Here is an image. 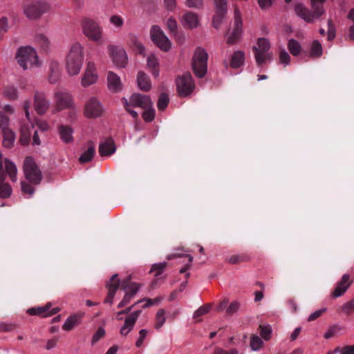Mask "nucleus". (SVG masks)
Segmentation results:
<instances>
[{
    "label": "nucleus",
    "instance_id": "obj_1",
    "mask_svg": "<svg viewBox=\"0 0 354 354\" xmlns=\"http://www.w3.org/2000/svg\"><path fill=\"white\" fill-rule=\"evenodd\" d=\"M84 47L78 42L73 44L66 55L65 68L69 76H75L80 73L84 62Z\"/></svg>",
    "mask_w": 354,
    "mask_h": 354
},
{
    "label": "nucleus",
    "instance_id": "obj_2",
    "mask_svg": "<svg viewBox=\"0 0 354 354\" xmlns=\"http://www.w3.org/2000/svg\"><path fill=\"white\" fill-rule=\"evenodd\" d=\"M16 59L24 70L32 69L41 65L35 49L30 46L19 48L16 54Z\"/></svg>",
    "mask_w": 354,
    "mask_h": 354
},
{
    "label": "nucleus",
    "instance_id": "obj_3",
    "mask_svg": "<svg viewBox=\"0 0 354 354\" xmlns=\"http://www.w3.org/2000/svg\"><path fill=\"white\" fill-rule=\"evenodd\" d=\"M324 1L325 0H311L313 12L306 9L303 4L297 3L295 6V11L304 21L310 23L324 14L323 3Z\"/></svg>",
    "mask_w": 354,
    "mask_h": 354
},
{
    "label": "nucleus",
    "instance_id": "obj_4",
    "mask_svg": "<svg viewBox=\"0 0 354 354\" xmlns=\"http://www.w3.org/2000/svg\"><path fill=\"white\" fill-rule=\"evenodd\" d=\"M207 59L208 54L206 50L198 47L192 57V67L195 75L198 78L203 77L207 73Z\"/></svg>",
    "mask_w": 354,
    "mask_h": 354
},
{
    "label": "nucleus",
    "instance_id": "obj_5",
    "mask_svg": "<svg viewBox=\"0 0 354 354\" xmlns=\"http://www.w3.org/2000/svg\"><path fill=\"white\" fill-rule=\"evenodd\" d=\"M50 9V5L44 1H34L26 4L23 9L24 15L30 20H37Z\"/></svg>",
    "mask_w": 354,
    "mask_h": 354
},
{
    "label": "nucleus",
    "instance_id": "obj_6",
    "mask_svg": "<svg viewBox=\"0 0 354 354\" xmlns=\"http://www.w3.org/2000/svg\"><path fill=\"white\" fill-rule=\"evenodd\" d=\"M54 106L53 113L61 111L64 109H75L73 98L71 94L66 90H57L53 95Z\"/></svg>",
    "mask_w": 354,
    "mask_h": 354
},
{
    "label": "nucleus",
    "instance_id": "obj_7",
    "mask_svg": "<svg viewBox=\"0 0 354 354\" xmlns=\"http://www.w3.org/2000/svg\"><path fill=\"white\" fill-rule=\"evenodd\" d=\"M152 101L149 96L140 93H133L129 98V101L124 100V106L126 110L134 118L138 117L136 111L131 107H140L142 109L147 107H151Z\"/></svg>",
    "mask_w": 354,
    "mask_h": 354
},
{
    "label": "nucleus",
    "instance_id": "obj_8",
    "mask_svg": "<svg viewBox=\"0 0 354 354\" xmlns=\"http://www.w3.org/2000/svg\"><path fill=\"white\" fill-rule=\"evenodd\" d=\"M24 173L26 180L34 185H39L42 179V174L37 165L31 157H26L24 162Z\"/></svg>",
    "mask_w": 354,
    "mask_h": 354
},
{
    "label": "nucleus",
    "instance_id": "obj_9",
    "mask_svg": "<svg viewBox=\"0 0 354 354\" xmlns=\"http://www.w3.org/2000/svg\"><path fill=\"white\" fill-rule=\"evenodd\" d=\"M82 28L83 34L91 41L100 42L102 39V28L95 21L84 19Z\"/></svg>",
    "mask_w": 354,
    "mask_h": 354
},
{
    "label": "nucleus",
    "instance_id": "obj_10",
    "mask_svg": "<svg viewBox=\"0 0 354 354\" xmlns=\"http://www.w3.org/2000/svg\"><path fill=\"white\" fill-rule=\"evenodd\" d=\"M130 280L131 278L128 277L120 281V286L122 290L126 291V293L122 301L118 304V308H123L127 306L136 295L140 288V284L135 282H131Z\"/></svg>",
    "mask_w": 354,
    "mask_h": 354
},
{
    "label": "nucleus",
    "instance_id": "obj_11",
    "mask_svg": "<svg viewBox=\"0 0 354 354\" xmlns=\"http://www.w3.org/2000/svg\"><path fill=\"white\" fill-rule=\"evenodd\" d=\"M176 87L180 96H189L195 88V84L191 74L186 73L179 76L176 80Z\"/></svg>",
    "mask_w": 354,
    "mask_h": 354
},
{
    "label": "nucleus",
    "instance_id": "obj_12",
    "mask_svg": "<svg viewBox=\"0 0 354 354\" xmlns=\"http://www.w3.org/2000/svg\"><path fill=\"white\" fill-rule=\"evenodd\" d=\"M150 35L151 40L160 50L167 52L171 49V42L158 26L151 28Z\"/></svg>",
    "mask_w": 354,
    "mask_h": 354
},
{
    "label": "nucleus",
    "instance_id": "obj_13",
    "mask_svg": "<svg viewBox=\"0 0 354 354\" xmlns=\"http://www.w3.org/2000/svg\"><path fill=\"white\" fill-rule=\"evenodd\" d=\"M103 112V106L96 97H90L86 102L84 115L86 118H96L100 117Z\"/></svg>",
    "mask_w": 354,
    "mask_h": 354
},
{
    "label": "nucleus",
    "instance_id": "obj_14",
    "mask_svg": "<svg viewBox=\"0 0 354 354\" xmlns=\"http://www.w3.org/2000/svg\"><path fill=\"white\" fill-rule=\"evenodd\" d=\"M98 77L99 76L95 63L88 62L81 78L82 86L83 87H88L94 84L97 83Z\"/></svg>",
    "mask_w": 354,
    "mask_h": 354
},
{
    "label": "nucleus",
    "instance_id": "obj_15",
    "mask_svg": "<svg viewBox=\"0 0 354 354\" xmlns=\"http://www.w3.org/2000/svg\"><path fill=\"white\" fill-rule=\"evenodd\" d=\"M108 50L113 62L118 67L123 68L127 65V55L123 48L114 45H109Z\"/></svg>",
    "mask_w": 354,
    "mask_h": 354
},
{
    "label": "nucleus",
    "instance_id": "obj_16",
    "mask_svg": "<svg viewBox=\"0 0 354 354\" xmlns=\"http://www.w3.org/2000/svg\"><path fill=\"white\" fill-rule=\"evenodd\" d=\"M215 6V15L213 17V26L218 29L227 13V1L226 0H214Z\"/></svg>",
    "mask_w": 354,
    "mask_h": 354
},
{
    "label": "nucleus",
    "instance_id": "obj_17",
    "mask_svg": "<svg viewBox=\"0 0 354 354\" xmlns=\"http://www.w3.org/2000/svg\"><path fill=\"white\" fill-rule=\"evenodd\" d=\"M234 28L232 33L227 38V42L229 44H234L239 39L242 32V20L241 13L237 7L234 10Z\"/></svg>",
    "mask_w": 354,
    "mask_h": 354
},
{
    "label": "nucleus",
    "instance_id": "obj_18",
    "mask_svg": "<svg viewBox=\"0 0 354 354\" xmlns=\"http://www.w3.org/2000/svg\"><path fill=\"white\" fill-rule=\"evenodd\" d=\"M50 101L44 93L36 92L34 95V108L39 115H44L49 109Z\"/></svg>",
    "mask_w": 354,
    "mask_h": 354
},
{
    "label": "nucleus",
    "instance_id": "obj_19",
    "mask_svg": "<svg viewBox=\"0 0 354 354\" xmlns=\"http://www.w3.org/2000/svg\"><path fill=\"white\" fill-rule=\"evenodd\" d=\"M120 280L118 278V274L112 275L110 280L106 283V287L108 289L107 297L104 299V303L112 304L115 293L119 288Z\"/></svg>",
    "mask_w": 354,
    "mask_h": 354
},
{
    "label": "nucleus",
    "instance_id": "obj_20",
    "mask_svg": "<svg viewBox=\"0 0 354 354\" xmlns=\"http://www.w3.org/2000/svg\"><path fill=\"white\" fill-rule=\"evenodd\" d=\"M59 310L58 308H52L51 304L48 303L44 306L29 308L27 313L30 315H39L46 317L56 314Z\"/></svg>",
    "mask_w": 354,
    "mask_h": 354
},
{
    "label": "nucleus",
    "instance_id": "obj_21",
    "mask_svg": "<svg viewBox=\"0 0 354 354\" xmlns=\"http://www.w3.org/2000/svg\"><path fill=\"white\" fill-rule=\"evenodd\" d=\"M107 86L109 90L113 93L120 92L122 89L120 77L112 71L107 73Z\"/></svg>",
    "mask_w": 354,
    "mask_h": 354
},
{
    "label": "nucleus",
    "instance_id": "obj_22",
    "mask_svg": "<svg viewBox=\"0 0 354 354\" xmlns=\"http://www.w3.org/2000/svg\"><path fill=\"white\" fill-rule=\"evenodd\" d=\"M116 150V146L114 140L111 138H107L102 141L99 146V153L102 156H108L114 153Z\"/></svg>",
    "mask_w": 354,
    "mask_h": 354
},
{
    "label": "nucleus",
    "instance_id": "obj_23",
    "mask_svg": "<svg viewBox=\"0 0 354 354\" xmlns=\"http://www.w3.org/2000/svg\"><path fill=\"white\" fill-rule=\"evenodd\" d=\"M349 274H345L342 276L341 281L337 283L336 288L332 293V296L335 298L342 296L351 286Z\"/></svg>",
    "mask_w": 354,
    "mask_h": 354
},
{
    "label": "nucleus",
    "instance_id": "obj_24",
    "mask_svg": "<svg viewBox=\"0 0 354 354\" xmlns=\"http://www.w3.org/2000/svg\"><path fill=\"white\" fill-rule=\"evenodd\" d=\"M61 77L60 64L57 61H52L49 65L48 81L50 84L57 83Z\"/></svg>",
    "mask_w": 354,
    "mask_h": 354
},
{
    "label": "nucleus",
    "instance_id": "obj_25",
    "mask_svg": "<svg viewBox=\"0 0 354 354\" xmlns=\"http://www.w3.org/2000/svg\"><path fill=\"white\" fill-rule=\"evenodd\" d=\"M137 85L140 90L147 92L151 88V82L149 76L142 71H139L136 79Z\"/></svg>",
    "mask_w": 354,
    "mask_h": 354
},
{
    "label": "nucleus",
    "instance_id": "obj_26",
    "mask_svg": "<svg viewBox=\"0 0 354 354\" xmlns=\"http://www.w3.org/2000/svg\"><path fill=\"white\" fill-rule=\"evenodd\" d=\"M182 24L185 28H194L199 24V19L196 14L188 12L183 16Z\"/></svg>",
    "mask_w": 354,
    "mask_h": 354
},
{
    "label": "nucleus",
    "instance_id": "obj_27",
    "mask_svg": "<svg viewBox=\"0 0 354 354\" xmlns=\"http://www.w3.org/2000/svg\"><path fill=\"white\" fill-rule=\"evenodd\" d=\"M58 131H59L60 138L64 142L69 143V142H73V131L71 127L67 126V125H59L58 127Z\"/></svg>",
    "mask_w": 354,
    "mask_h": 354
},
{
    "label": "nucleus",
    "instance_id": "obj_28",
    "mask_svg": "<svg viewBox=\"0 0 354 354\" xmlns=\"http://www.w3.org/2000/svg\"><path fill=\"white\" fill-rule=\"evenodd\" d=\"M3 137V145L6 148H11L13 147L16 135L15 133L10 129L0 132Z\"/></svg>",
    "mask_w": 354,
    "mask_h": 354
},
{
    "label": "nucleus",
    "instance_id": "obj_29",
    "mask_svg": "<svg viewBox=\"0 0 354 354\" xmlns=\"http://www.w3.org/2000/svg\"><path fill=\"white\" fill-rule=\"evenodd\" d=\"M127 41L129 46L133 47L138 53L143 54L145 52V47L139 38L133 33H129L127 37Z\"/></svg>",
    "mask_w": 354,
    "mask_h": 354
},
{
    "label": "nucleus",
    "instance_id": "obj_30",
    "mask_svg": "<svg viewBox=\"0 0 354 354\" xmlns=\"http://www.w3.org/2000/svg\"><path fill=\"white\" fill-rule=\"evenodd\" d=\"M245 61V54L241 50L235 51L230 62V66L232 68H238L243 65Z\"/></svg>",
    "mask_w": 354,
    "mask_h": 354
},
{
    "label": "nucleus",
    "instance_id": "obj_31",
    "mask_svg": "<svg viewBox=\"0 0 354 354\" xmlns=\"http://www.w3.org/2000/svg\"><path fill=\"white\" fill-rule=\"evenodd\" d=\"M5 165V171L10 178L13 182L17 181V169L14 162L10 161L8 159H5L4 160Z\"/></svg>",
    "mask_w": 354,
    "mask_h": 354
},
{
    "label": "nucleus",
    "instance_id": "obj_32",
    "mask_svg": "<svg viewBox=\"0 0 354 354\" xmlns=\"http://www.w3.org/2000/svg\"><path fill=\"white\" fill-rule=\"evenodd\" d=\"M88 145L89 146L88 149L85 151L79 158V161L82 164L91 161L95 153V149L93 144L90 142Z\"/></svg>",
    "mask_w": 354,
    "mask_h": 354
},
{
    "label": "nucleus",
    "instance_id": "obj_33",
    "mask_svg": "<svg viewBox=\"0 0 354 354\" xmlns=\"http://www.w3.org/2000/svg\"><path fill=\"white\" fill-rule=\"evenodd\" d=\"M32 127V124L30 126L28 124H23L21 126L20 130L21 135L19 138V142L21 145H25L29 142L30 137V128Z\"/></svg>",
    "mask_w": 354,
    "mask_h": 354
},
{
    "label": "nucleus",
    "instance_id": "obj_34",
    "mask_svg": "<svg viewBox=\"0 0 354 354\" xmlns=\"http://www.w3.org/2000/svg\"><path fill=\"white\" fill-rule=\"evenodd\" d=\"M6 176L0 177V198H7L12 194V188L10 185L5 183Z\"/></svg>",
    "mask_w": 354,
    "mask_h": 354
},
{
    "label": "nucleus",
    "instance_id": "obj_35",
    "mask_svg": "<svg viewBox=\"0 0 354 354\" xmlns=\"http://www.w3.org/2000/svg\"><path fill=\"white\" fill-rule=\"evenodd\" d=\"M80 316L74 315L68 317L62 326L64 330L69 331L80 324Z\"/></svg>",
    "mask_w": 354,
    "mask_h": 354
},
{
    "label": "nucleus",
    "instance_id": "obj_36",
    "mask_svg": "<svg viewBox=\"0 0 354 354\" xmlns=\"http://www.w3.org/2000/svg\"><path fill=\"white\" fill-rule=\"evenodd\" d=\"M158 66V61L157 57L151 54L147 57V67L151 69V73L155 77L158 76V69L156 68Z\"/></svg>",
    "mask_w": 354,
    "mask_h": 354
},
{
    "label": "nucleus",
    "instance_id": "obj_37",
    "mask_svg": "<svg viewBox=\"0 0 354 354\" xmlns=\"http://www.w3.org/2000/svg\"><path fill=\"white\" fill-rule=\"evenodd\" d=\"M165 310L160 308L157 311L156 315L154 328L156 330H159L165 324Z\"/></svg>",
    "mask_w": 354,
    "mask_h": 354
},
{
    "label": "nucleus",
    "instance_id": "obj_38",
    "mask_svg": "<svg viewBox=\"0 0 354 354\" xmlns=\"http://www.w3.org/2000/svg\"><path fill=\"white\" fill-rule=\"evenodd\" d=\"M254 57L257 64L261 66L267 60H270L272 55L269 52L254 51Z\"/></svg>",
    "mask_w": 354,
    "mask_h": 354
},
{
    "label": "nucleus",
    "instance_id": "obj_39",
    "mask_svg": "<svg viewBox=\"0 0 354 354\" xmlns=\"http://www.w3.org/2000/svg\"><path fill=\"white\" fill-rule=\"evenodd\" d=\"M3 96L10 100H15L18 98L17 88L14 86H6L3 92Z\"/></svg>",
    "mask_w": 354,
    "mask_h": 354
},
{
    "label": "nucleus",
    "instance_id": "obj_40",
    "mask_svg": "<svg viewBox=\"0 0 354 354\" xmlns=\"http://www.w3.org/2000/svg\"><path fill=\"white\" fill-rule=\"evenodd\" d=\"M288 48L293 56H297L300 54L301 46L295 39H291L288 41Z\"/></svg>",
    "mask_w": 354,
    "mask_h": 354
},
{
    "label": "nucleus",
    "instance_id": "obj_41",
    "mask_svg": "<svg viewBox=\"0 0 354 354\" xmlns=\"http://www.w3.org/2000/svg\"><path fill=\"white\" fill-rule=\"evenodd\" d=\"M35 41L44 50H48L50 46L49 39L44 34H39L36 35Z\"/></svg>",
    "mask_w": 354,
    "mask_h": 354
},
{
    "label": "nucleus",
    "instance_id": "obj_42",
    "mask_svg": "<svg viewBox=\"0 0 354 354\" xmlns=\"http://www.w3.org/2000/svg\"><path fill=\"white\" fill-rule=\"evenodd\" d=\"M136 322L127 317L124 325L120 328V334L122 336H127L133 328Z\"/></svg>",
    "mask_w": 354,
    "mask_h": 354
},
{
    "label": "nucleus",
    "instance_id": "obj_43",
    "mask_svg": "<svg viewBox=\"0 0 354 354\" xmlns=\"http://www.w3.org/2000/svg\"><path fill=\"white\" fill-rule=\"evenodd\" d=\"M10 120L2 111H0V132L10 129Z\"/></svg>",
    "mask_w": 354,
    "mask_h": 354
},
{
    "label": "nucleus",
    "instance_id": "obj_44",
    "mask_svg": "<svg viewBox=\"0 0 354 354\" xmlns=\"http://www.w3.org/2000/svg\"><path fill=\"white\" fill-rule=\"evenodd\" d=\"M258 46H254L253 48L254 51H263V52H268L270 48V45L269 41L264 38L259 39Z\"/></svg>",
    "mask_w": 354,
    "mask_h": 354
},
{
    "label": "nucleus",
    "instance_id": "obj_45",
    "mask_svg": "<svg viewBox=\"0 0 354 354\" xmlns=\"http://www.w3.org/2000/svg\"><path fill=\"white\" fill-rule=\"evenodd\" d=\"M263 346L262 339L257 335H253L250 338V347L252 351L260 350Z\"/></svg>",
    "mask_w": 354,
    "mask_h": 354
},
{
    "label": "nucleus",
    "instance_id": "obj_46",
    "mask_svg": "<svg viewBox=\"0 0 354 354\" xmlns=\"http://www.w3.org/2000/svg\"><path fill=\"white\" fill-rule=\"evenodd\" d=\"M169 102V100L168 95L165 93H161L159 96L158 103H157L158 109L160 111L165 110L166 109V107L167 106Z\"/></svg>",
    "mask_w": 354,
    "mask_h": 354
},
{
    "label": "nucleus",
    "instance_id": "obj_47",
    "mask_svg": "<svg viewBox=\"0 0 354 354\" xmlns=\"http://www.w3.org/2000/svg\"><path fill=\"white\" fill-rule=\"evenodd\" d=\"M322 54V44L315 40L313 42L310 48V55L313 57H320Z\"/></svg>",
    "mask_w": 354,
    "mask_h": 354
},
{
    "label": "nucleus",
    "instance_id": "obj_48",
    "mask_svg": "<svg viewBox=\"0 0 354 354\" xmlns=\"http://www.w3.org/2000/svg\"><path fill=\"white\" fill-rule=\"evenodd\" d=\"M155 117V109L153 107V104L151 107H147L144 109L142 113V118L146 122H151L154 119Z\"/></svg>",
    "mask_w": 354,
    "mask_h": 354
},
{
    "label": "nucleus",
    "instance_id": "obj_49",
    "mask_svg": "<svg viewBox=\"0 0 354 354\" xmlns=\"http://www.w3.org/2000/svg\"><path fill=\"white\" fill-rule=\"evenodd\" d=\"M167 262L155 263L152 266L150 270V272H154V275L157 277L162 273L164 269L167 267Z\"/></svg>",
    "mask_w": 354,
    "mask_h": 354
},
{
    "label": "nucleus",
    "instance_id": "obj_50",
    "mask_svg": "<svg viewBox=\"0 0 354 354\" xmlns=\"http://www.w3.org/2000/svg\"><path fill=\"white\" fill-rule=\"evenodd\" d=\"M342 329L341 326L334 325L328 328L324 336L326 339H330L338 334Z\"/></svg>",
    "mask_w": 354,
    "mask_h": 354
},
{
    "label": "nucleus",
    "instance_id": "obj_51",
    "mask_svg": "<svg viewBox=\"0 0 354 354\" xmlns=\"http://www.w3.org/2000/svg\"><path fill=\"white\" fill-rule=\"evenodd\" d=\"M162 297H156V298H154V299L145 298V299H140V300L136 302V304H139V303H141L142 301H145L146 303L145 304L143 307L144 308H147V307H149L151 306H154V305L159 304L160 303V301H162Z\"/></svg>",
    "mask_w": 354,
    "mask_h": 354
},
{
    "label": "nucleus",
    "instance_id": "obj_52",
    "mask_svg": "<svg viewBox=\"0 0 354 354\" xmlns=\"http://www.w3.org/2000/svg\"><path fill=\"white\" fill-rule=\"evenodd\" d=\"M260 335L262 337V338L268 341L270 339L271 333H272V329L270 326H260Z\"/></svg>",
    "mask_w": 354,
    "mask_h": 354
},
{
    "label": "nucleus",
    "instance_id": "obj_53",
    "mask_svg": "<svg viewBox=\"0 0 354 354\" xmlns=\"http://www.w3.org/2000/svg\"><path fill=\"white\" fill-rule=\"evenodd\" d=\"M211 309V306L209 304L204 305L201 306L197 310H196L194 313L193 317L196 319L201 316L206 315L209 312Z\"/></svg>",
    "mask_w": 354,
    "mask_h": 354
},
{
    "label": "nucleus",
    "instance_id": "obj_54",
    "mask_svg": "<svg viewBox=\"0 0 354 354\" xmlns=\"http://www.w3.org/2000/svg\"><path fill=\"white\" fill-rule=\"evenodd\" d=\"M111 24L113 25L115 27L120 28H121L124 24V19L123 18L118 15H112L110 17L109 19Z\"/></svg>",
    "mask_w": 354,
    "mask_h": 354
},
{
    "label": "nucleus",
    "instance_id": "obj_55",
    "mask_svg": "<svg viewBox=\"0 0 354 354\" xmlns=\"http://www.w3.org/2000/svg\"><path fill=\"white\" fill-rule=\"evenodd\" d=\"M9 29L8 19L6 17H1L0 18V39L2 35L6 32Z\"/></svg>",
    "mask_w": 354,
    "mask_h": 354
},
{
    "label": "nucleus",
    "instance_id": "obj_56",
    "mask_svg": "<svg viewBox=\"0 0 354 354\" xmlns=\"http://www.w3.org/2000/svg\"><path fill=\"white\" fill-rule=\"evenodd\" d=\"M328 40L332 41L335 37V28L331 19L328 20Z\"/></svg>",
    "mask_w": 354,
    "mask_h": 354
},
{
    "label": "nucleus",
    "instance_id": "obj_57",
    "mask_svg": "<svg viewBox=\"0 0 354 354\" xmlns=\"http://www.w3.org/2000/svg\"><path fill=\"white\" fill-rule=\"evenodd\" d=\"M16 328V324L10 322H0L1 332H10Z\"/></svg>",
    "mask_w": 354,
    "mask_h": 354
},
{
    "label": "nucleus",
    "instance_id": "obj_58",
    "mask_svg": "<svg viewBox=\"0 0 354 354\" xmlns=\"http://www.w3.org/2000/svg\"><path fill=\"white\" fill-rule=\"evenodd\" d=\"M290 61V57L289 54L285 50H281L279 54V62L281 64L287 66Z\"/></svg>",
    "mask_w": 354,
    "mask_h": 354
},
{
    "label": "nucleus",
    "instance_id": "obj_59",
    "mask_svg": "<svg viewBox=\"0 0 354 354\" xmlns=\"http://www.w3.org/2000/svg\"><path fill=\"white\" fill-rule=\"evenodd\" d=\"M21 190L24 194H28L30 196H31L34 192L35 189L32 185L28 184L26 182H21Z\"/></svg>",
    "mask_w": 354,
    "mask_h": 354
},
{
    "label": "nucleus",
    "instance_id": "obj_60",
    "mask_svg": "<svg viewBox=\"0 0 354 354\" xmlns=\"http://www.w3.org/2000/svg\"><path fill=\"white\" fill-rule=\"evenodd\" d=\"M354 310V300L349 301L344 304L342 308V311L346 314L349 315Z\"/></svg>",
    "mask_w": 354,
    "mask_h": 354
},
{
    "label": "nucleus",
    "instance_id": "obj_61",
    "mask_svg": "<svg viewBox=\"0 0 354 354\" xmlns=\"http://www.w3.org/2000/svg\"><path fill=\"white\" fill-rule=\"evenodd\" d=\"M105 335V330L103 328H99L96 333L93 335L91 340L92 344H95L100 339L103 337Z\"/></svg>",
    "mask_w": 354,
    "mask_h": 354
},
{
    "label": "nucleus",
    "instance_id": "obj_62",
    "mask_svg": "<svg viewBox=\"0 0 354 354\" xmlns=\"http://www.w3.org/2000/svg\"><path fill=\"white\" fill-rule=\"evenodd\" d=\"M147 334L148 330H147L146 329H142L139 331V337L137 341L136 342V347H140L142 345L143 341L146 336L147 335Z\"/></svg>",
    "mask_w": 354,
    "mask_h": 354
},
{
    "label": "nucleus",
    "instance_id": "obj_63",
    "mask_svg": "<svg viewBox=\"0 0 354 354\" xmlns=\"http://www.w3.org/2000/svg\"><path fill=\"white\" fill-rule=\"evenodd\" d=\"M239 351L238 350L235 348H232L230 350H223L221 348H216L212 354H238Z\"/></svg>",
    "mask_w": 354,
    "mask_h": 354
},
{
    "label": "nucleus",
    "instance_id": "obj_64",
    "mask_svg": "<svg viewBox=\"0 0 354 354\" xmlns=\"http://www.w3.org/2000/svg\"><path fill=\"white\" fill-rule=\"evenodd\" d=\"M338 353L340 354H354V345L339 348V351Z\"/></svg>",
    "mask_w": 354,
    "mask_h": 354
}]
</instances>
